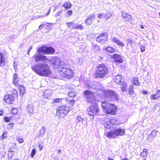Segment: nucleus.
<instances>
[{
  "label": "nucleus",
  "mask_w": 160,
  "mask_h": 160,
  "mask_svg": "<svg viewBox=\"0 0 160 160\" xmlns=\"http://www.w3.org/2000/svg\"><path fill=\"white\" fill-rule=\"evenodd\" d=\"M32 69L37 74L42 76H47L51 72L50 67L45 63L36 64L32 66Z\"/></svg>",
  "instance_id": "f257e3e1"
},
{
  "label": "nucleus",
  "mask_w": 160,
  "mask_h": 160,
  "mask_svg": "<svg viewBox=\"0 0 160 160\" xmlns=\"http://www.w3.org/2000/svg\"><path fill=\"white\" fill-rule=\"evenodd\" d=\"M67 64H62L60 68L59 72L60 74L63 77L71 78L73 76V73L72 70L70 68Z\"/></svg>",
  "instance_id": "f03ea898"
},
{
  "label": "nucleus",
  "mask_w": 160,
  "mask_h": 160,
  "mask_svg": "<svg viewBox=\"0 0 160 160\" xmlns=\"http://www.w3.org/2000/svg\"><path fill=\"white\" fill-rule=\"evenodd\" d=\"M125 129L121 128H117L114 131H112L107 132V136L109 138H115L118 136H122L124 134Z\"/></svg>",
  "instance_id": "7ed1b4c3"
},
{
  "label": "nucleus",
  "mask_w": 160,
  "mask_h": 160,
  "mask_svg": "<svg viewBox=\"0 0 160 160\" xmlns=\"http://www.w3.org/2000/svg\"><path fill=\"white\" fill-rule=\"evenodd\" d=\"M108 68L105 64H99L96 72V75L98 77L104 78L108 74Z\"/></svg>",
  "instance_id": "20e7f679"
},
{
  "label": "nucleus",
  "mask_w": 160,
  "mask_h": 160,
  "mask_svg": "<svg viewBox=\"0 0 160 160\" xmlns=\"http://www.w3.org/2000/svg\"><path fill=\"white\" fill-rule=\"evenodd\" d=\"M88 115L92 117V119H94V116L98 114L99 109L97 104L95 102L92 103L91 106L87 109Z\"/></svg>",
  "instance_id": "39448f33"
},
{
  "label": "nucleus",
  "mask_w": 160,
  "mask_h": 160,
  "mask_svg": "<svg viewBox=\"0 0 160 160\" xmlns=\"http://www.w3.org/2000/svg\"><path fill=\"white\" fill-rule=\"evenodd\" d=\"M55 50L52 47L42 46L39 47L37 51L38 53H41L44 54H52L54 53Z\"/></svg>",
  "instance_id": "423d86ee"
},
{
  "label": "nucleus",
  "mask_w": 160,
  "mask_h": 160,
  "mask_svg": "<svg viewBox=\"0 0 160 160\" xmlns=\"http://www.w3.org/2000/svg\"><path fill=\"white\" fill-rule=\"evenodd\" d=\"M70 109L64 105L59 106L57 110L56 115L59 116L60 118H64L67 114Z\"/></svg>",
  "instance_id": "0eeeda50"
},
{
  "label": "nucleus",
  "mask_w": 160,
  "mask_h": 160,
  "mask_svg": "<svg viewBox=\"0 0 160 160\" xmlns=\"http://www.w3.org/2000/svg\"><path fill=\"white\" fill-rule=\"evenodd\" d=\"M115 81L116 83L122 86L121 88L122 91H126L127 84L126 82L124 81L122 75L119 74L116 76L115 78Z\"/></svg>",
  "instance_id": "6e6552de"
},
{
  "label": "nucleus",
  "mask_w": 160,
  "mask_h": 160,
  "mask_svg": "<svg viewBox=\"0 0 160 160\" xmlns=\"http://www.w3.org/2000/svg\"><path fill=\"white\" fill-rule=\"evenodd\" d=\"M104 94L106 97L113 100H117L119 97L118 94H117L113 91L110 90L105 91Z\"/></svg>",
  "instance_id": "1a4fd4ad"
},
{
  "label": "nucleus",
  "mask_w": 160,
  "mask_h": 160,
  "mask_svg": "<svg viewBox=\"0 0 160 160\" xmlns=\"http://www.w3.org/2000/svg\"><path fill=\"white\" fill-rule=\"evenodd\" d=\"M94 92L89 90H86L83 92V97L85 98L88 102H92L94 100Z\"/></svg>",
  "instance_id": "9d476101"
},
{
  "label": "nucleus",
  "mask_w": 160,
  "mask_h": 160,
  "mask_svg": "<svg viewBox=\"0 0 160 160\" xmlns=\"http://www.w3.org/2000/svg\"><path fill=\"white\" fill-rule=\"evenodd\" d=\"M102 86L99 82L94 81L87 85V88L91 90H98L101 89Z\"/></svg>",
  "instance_id": "9b49d317"
},
{
  "label": "nucleus",
  "mask_w": 160,
  "mask_h": 160,
  "mask_svg": "<svg viewBox=\"0 0 160 160\" xmlns=\"http://www.w3.org/2000/svg\"><path fill=\"white\" fill-rule=\"evenodd\" d=\"M49 62L51 64L54 65L55 67H59V68L62 64H64V62L60 61L59 58H52L50 59Z\"/></svg>",
  "instance_id": "f8f14e48"
},
{
  "label": "nucleus",
  "mask_w": 160,
  "mask_h": 160,
  "mask_svg": "<svg viewBox=\"0 0 160 160\" xmlns=\"http://www.w3.org/2000/svg\"><path fill=\"white\" fill-rule=\"evenodd\" d=\"M108 35L106 32L102 33L99 35L96 39L97 41L99 42L105 43L108 40Z\"/></svg>",
  "instance_id": "ddd939ff"
},
{
  "label": "nucleus",
  "mask_w": 160,
  "mask_h": 160,
  "mask_svg": "<svg viewBox=\"0 0 160 160\" xmlns=\"http://www.w3.org/2000/svg\"><path fill=\"white\" fill-rule=\"evenodd\" d=\"M96 19L95 14L92 13L89 15L86 18L85 21V23L87 25H90L92 23V22Z\"/></svg>",
  "instance_id": "4468645a"
},
{
  "label": "nucleus",
  "mask_w": 160,
  "mask_h": 160,
  "mask_svg": "<svg viewBox=\"0 0 160 160\" xmlns=\"http://www.w3.org/2000/svg\"><path fill=\"white\" fill-rule=\"evenodd\" d=\"M15 99V97L13 95L8 94L4 97V101L8 104H12Z\"/></svg>",
  "instance_id": "2eb2a0df"
},
{
  "label": "nucleus",
  "mask_w": 160,
  "mask_h": 160,
  "mask_svg": "<svg viewBox=\"0 0 160 160\" xmlns=\"http://www.w3.org/2000/svg\"><path fill=\"white\" fill-rule=\"evenodd\" d=\"M33 57L36 62H38L47 59L46 56L41 55L40 53L35 54Z\"/></svg>",
  "instance_id": "dca6fc26"
},
{
  "label": "nucleus",
  "mask_w": 160,
  "mask_h": 160,
  "mask_svg": "<svg viewBox=\"0 0 160 160\" xmlns=\"http://www.w3.org/2000/svg\"><path fill=\"white\" fill-rule=\"evenodd\" d=\"M117 111V107L112 104L111 106L108 108V110L106 111L107 114H110L112 115H114L116 114Z\"/></svg>",
  "instance_id": "f3484780"
},
{
  "label": "nucleus",
  "mask_w": 160,
  "mask_h": 160,
  "mask_svg": "<svg viewBox=\"0 0 160 160\" xmlns=\"http://www.w3.org/2000/svg\"><path fill=\"white\" fill-rule=\"evenodd\" d=\"M111 57L113 59L115 63H121L123 62V60L120 55L115 54L112 55Z\"/></svg>",
  "instance_id": "a211bd4d"
},
{
  "label": "nucleus",
  "mask_w": 160,
  "mask_h": 160,
  "mask_svg": "<svg viewBox=\"0 0 160 160\" xmlns=\"http://www.w3.org/2000/svg\"><path fill=\"white\" fill-rule=\"evenodd\" d=\"M121 15L125 21L131 23H132L133 19L131 15L123 12H122Z\"/></svg>",
  "instance_id": "6ab92c4d"
},
{
  "label": "nucleus",
  "mask_w": 160,
  "mask_h": 160,
  "mask_svg": "<svg viewBox=\"0 0 160 160\" xmlns=\"http://www.w3.org/2000/svg\"><path fill=\"white\" fill-rule=\"evenodd\" d=\"M111 40L119 47H123L124 46V44L123 43L117 38L112 37L111 38Z\"/></svg>",
  "instance_id": "aec40b11"
},
{
  "label": "nucleus",
  "mask_w": 160,
  "mask_h": 160,
  "mask_svg": "<svg viewBox=\"0 0 160 160\" xmlns=\"http://www.w3.org/2000/svg\"><path fill=\"white\" fill-rule=\"evenodd\" d=\"M158 131L155 130L152 131L151 134L148 135V139L150 142H151L153 140L154 138L156 137Z\"/></svg>",
  "instance_id": "412c9836"
},
{
  "label": "nucleus",
  "mask_w": 160,
  "mask_h": 160,
  "mask_svg": "<svg viewBox=\"0 0 160 160\" xmlns=\"http://www.w3.org/2000/svg\"><path fill=\"white\" fill-rule=\"evenodd\" d=\"M6 65V61L3 54L2 52H0V66L3 67Z\"/></svg>",
  "instance_id": "4be33fe9"
},
{
  "label": "nucleus",
  "mask_w": 160,
  "mask_h": 160,
  "mask_svg": "<svg viewBox=\"0 0 160 160\" xmlns=\"http://www.w3.org/2000/svg\"><path fill=\"white\" fill-rule=\"evenodd\" d=\"M33 104L31 103L28 104L26 107L27 110L28 111L30 115H32L34 113V111L33 108Z\"/></svg>",
  "instance_id": "5701e85b"
},
{
  "label": "nucleus",
  "mask_w": 160,
  "mask_h": 160,
  "mask_svg": "<svg viewBox=\"0 0 160 160\" xmlns=\"http://www.w3.org/2000/svg\"><path fill=\"white\" fill-rule=\"evenodd\" d=\"M112 104L108 102L107 101H105L102 102V107L103 109L106 111L110 106H111Z\"/></svg>",
  "instance_id": "b1692460"
},
{
  "label": "nucleus",
  "mask_w": 160,
  "mask_h": 160,
  "mask_svg": "<svg viewBox=\"0 0 160 160\" xmlns=\"http://www.w3.org/2000/svg\"><path fill=\"white\" fill-rule=\"evenodd\" d=\"M112 104L108 102L107 101H105L102 102V107L103 109L106 111L110 106H111Z\"/></svg>",
  "instance_id": "393cba45"
},
{
  "label": "nucleus",
  "mask_w": 160,
  "mask_h": 160,
  "mask_svg": "<svg viewBox=\"0 0 160 160\" xmlns=\"http://www.w3.org/2000/svg\"><path fill=\"white\" fill-rule=\"evenodd\" d=\"M160 97V90H158L155 94L152 95L150 97L151 99L156 100Z\"/></svg>",
  "instance_id": "a878e982"
},
{
  "label": "nucleus",
  "mask_w": 160,
  "mask_h": 160,
  "mask_svg": "<svg viewBox=\"0 0 160 160\" xmlns=\"http://www.w3.org/2000/svg\"><path fill=\"white\" fill-rule=\"evenodd\" d=\"M52 94V91L51 90H45L43 93L44 97L46 98H48Z\"/></svg>",
  "instance_id": "bb28decb"
},
{
  "label": "nucleus",
  "mask_w": 160,
  "mask_h": 160,
  "mask_svg": "<svg viewBox=\"0 0 160 160\" xmlns=\"http://www.w3.org/2000/svg\"><path fill=\"white\" fill-rule=\"evenodd\" d=\"M46 131L45 128L44 127L42 126L41 129L39 131V133L38 135V137H42L44 135Z\"/></svg>",
  "instance_id": "cd10ccee"
},
{
  "label": "nucleus",
  "mask_w": 160,
  "mask_h": 160,
  "mask_svg": "<svg viewBox=\"0 0 160 160\" xmlns=\"http://www.w3.org/2000/svg\"><path fill=\"white\" fill-rule=\"evenodd\" d=\"M19 89L20 90V96H23L24 93L26 92V89L22 85H20L19 87Z\"/></svg>",
  "instance_id": "c85d7f7f"
},
{
  "label": "nucleus",
  "mask_w": 160,
  "mask_h": 160,
  "mask_svg": "<svg viewBox=\"0 0 160 160\" xmlns=\"http://www.w3.org/2000/svg\"><path fill=\"white\" fill-rule=\"evenodd\" d=\"M71 4L69 2H65L63 5V6L66 9L70 8L71 7Z\"/></svg>",
  "instance_id": "c756f323"
},
{
  "label": "nucleus",
  "mask_w": 160,
  "mask_h": 160,
  "mask_svg": "<svg viewBox=\"0 0 160 160\" xmlns=\"http://www.w3.org/2000/svg\"><path fill=\"white\" fill-rule=\"evenodd\" d=\"M105 50L107 51L109 53H112L114 52V48L111 47H108L105 48Z\"/></svg>",
  "instance_id": "7c9ffc66"
},
{
  "label": "nucleus",
  "mask_w": 160,
  "mask_h": 160,
  "mask_svg": "<svg viewBox=\"0 0 160 160\" xmlns=\"http://www.w3.org/2000/svg\"><path fill=\"white\" fill-rule=\"evenodd\" d=\"M72 28L73 29H79L82 30L83 29V27L81 25L75 24L73 26Z\"/></svg>",
  "instance_id": "2f4dec72"
},
{
  "label": "nucleus",
  "mask_w": 160,
  "mask_h": 160,
  "mask_svg": "<svg viewBox=\"0 0 160 160\" xmlns=\"http://www.w3.org/2000/svg\"><path fill=\"white\" fill-rule=\"evenodd\" d=\"M133 85H131L129 88V94L130 95H132L134 93Z\"/></svg>",
  "instance_id": "473e14b6"
},
{
  "label": "nucleus",
  "mask_w": 160,
  "mask_h": 160,
  "mask_svg": "<svg viewBox=\"0 0 160 160\" xmlns=\"http://www.w3.org/2000/svg\"><path fill=\"white\" fill-rule=\"evenodd\" d=\"M68 96L71 97L73 98L76 95V92L73 91H71L68 93Z\"/></svg>",
  "instance_id": "72a5a7b5"
},
{
  "label": "nucleus",
  "mask_w": 160,
  "mask_h": 160,
  "mask_svg": "<svg viewBox=\"0 0 160 160\" xmlns=\"http://www.w3.org/2000/svg\"><path fill=\"white\" fill-rule=\"evenodd\" d=\"M16 149V148L14 147H11L9 149L8 152L12 154H14L15 153Z\"/></svg>",
  "instance_id": "f704fd0d"
},
{
  "label": "nucleus",
  "mask_w": 160,
  "mask_h": 160,
  "mask_svg": "<svg viewBox=\"0 0 160 160\" xmlns=\"http://www.w3.org/2000/svg\"><path fill=\"white\" fill-rule=\"evenodd\" d=\"M92 47H93V51L95 52L99 51L100 50L99 47L97 45L95 44L93 45H92Z\"/></svg>",
  "instance_id": "c9c22d12"
},
{
  "label": "nucleus",
  "mask_w": 160,
  "mask_h": 160,
  "mask_svg": "<svg viewBox=\"0 0 160 160\" xmlns=\"http://www.w3.org/2000/svg\"><path fill=\"white\" fill-rule=\"evenodd\" d=\"M104 127L107 128H110L112 127V126L110 122H108L107 123L105 122L104 124Z\"/></svg>",
  "instance_id": "e433bc0d"
},
{
  "label": "nucleus",
  "mask_w": 160,
  "mask_h": 160,
  "mask_svg": "<svg viewBox=\"0 0 160 160\" xmlns=\"http://www.w3.org/2000/svg\"><path fill=\"white\" fill-rule=\"evenodd\" d=\"M112 13L111 12H108L106 13H104V17L106 20H107L109 18H110L112 16Z\"/></svg>",
  "instance_id": "4c0bfd02"
},
{
  "label": "nucleus",
  "mask_w": 160,
  "mask_h": 160,
  "mask_svg": "<svg viewBox=\"0 0 160 160\" xmlns=\"http://www.w3.org/2000/svg\"><path fill=\"white\" fill-rule=\"evenodd\" d=\"M13 78V82H14L15 83H17V82L18 81V75L16 73H15L14 74Z\"/></svg>",
  "instance_id": "58836bf2"
},
{
  "label": "nucleus",
  "mask_w": 160,
  "mask_h": 160,
  "mask_svg": "<svg viewBox=\"0 0 160 160\" xmlns=\"http://www.w3.org/2000/svg\"><path fill=\"white\" fill-rule=\"evenodd\" d=\"M7 137V133L6 132H3L2 135L1 137V139L3 140L6 138Z\"/></svg>",
  "instance_id": "ea45409f"
},
{
  "label": "nucleus",
  "mask_w": 160,
  "mask_h": 160,
  "mask_svg": "<svg viewBox=\"0 0 160 160\" xmlns=\"http://www.w3.org/2000/svg\"><path fill=\"white\" fill-rule=\"evenodd\" d=\"M36 153V150L35 148H33L31 151V157L33 158Z\"/></svg>",
  "instance_id": "a19ab883"
},
{
  "label": "nucleus",
  "mask_w": 160,
  "mask_h": 160,
  "mask_svg": "<svg viewBox=\"0 0 160 160\" xmlns=\"http://www.w3.org/2000/svg\"><path fill=\"white\" fill-rule=\"evenodd\" d=\"M12 117H4V120L6 122H10L11 118H12Z\"/></svg>",
  "instance_id": "79ce46f5"
},
{
  "label": "nucleus",
  "mask_w": 160,
  "mask_h": 160,
  "mask_svg": "<svg viewBox=\"0 0 160 160\" xmlns=\"http://www.w3.org/2000/svg\"><path fill=\"white\" fill-rule=\"evenodd\" d=\"M77 120L78 121V122H82L83 121V118H81L80 116H78L77 117Z\"/></svg>",
  "instance_id": "37998d69"
},
{
  "label": "nucleus",
  "mask_w": 160,
  "mask_h": 160,
  "mask_svg": "<svg viewBox=\"0 0 160 160\" xmlns=\"http://www.w3.org/2000/svg\"><path fill=\"white\" fill-rule=\"evenodd\" d=\"M133 83L136 86H139L140 85L138 80L136 78H135L134 80Z\"/></svg>",
  "instance_id": "c03bdc74"
},
{
  "label": "nucleus",
  "mask_w": 160,
  "mask_h": 160,
  "mask_svg": "<svg viewBox=\"0 0 160 160\" xmlns=\"http://www.w3.org/2000/svg\"><path fill=\"white\" fill-rule=\"evenodd\" d=\"M66 24L67 26L69 28H70L71 26H73V23L72 22H66Z\"/></svg>",
  "instance_id": "a18cd8bd"
},
{
  "label": "nucleus",
  "mask_w": 160,
  "mask_h": 160,
  "mask_svg": "<svg viewBox=\"0 0 160 160\" xmlns=\"http://www.w3.org/2000/svg\"><path fill=\"white\" fill-rule=\"evenodd\" d=\"M12 113L13 114L17 113L18 112V110L17 108H13L12 109Z\"/></svg>",
  "instance_id": "49530a36"
},
{
  "label": "nucleus",
  "mask_w": 160,
  "mask_h": 160,
  "mask_svg": "<svg viewBox=\"0 0 160 160\" xmlns=\"http://www.w3.org/2000/svg\"><path fill=\"white\" fill-rule=\"evenodd\" d=\"M62 99L60 98H57L53 99V101L54 102L56 103H59L61 102Z\"/></svg>",
  "instance_id": "de8ad7c7"
},
{
  "label": "nucleus",
  "mask_w": 160,
  "mask_h": 160,
  "mask_svg": "<svg viewBox=\"0 0 160 160\" xmlns=\"http://www.w3.org/2000/svg\"><path fill=\"white\" fill-rule=\"evenodd\" d=\"M148 154L147 151L146 150H144L141 153V155L142 156H146Z\"/></svg>",
  "instance_id": "09e8293b"
},
{
  "label": "nucleus",
  "mask_w": 160,
  "mask_h": 160,
  "mask_svg": "<svg viewBox=\"0 0 160 160\" xmlns=\"http://www.w3.org/2000/svg\"><path fill=\"white\" fill-rule=\"evenodd\" d=\"M83 60L82 58H80L78 59V64L80 65L83 63Z\"/></svg>",
  "instance_id": "8fccbe9b"
},
{
  "label": "nucleus",
  "mask_w": 160,
  "mask_h": 160,
  "mask_svg": "<svg viewBox=\"0 0 160 160\" xmlns=\"http://www.w3.org/2000/svg\"><path fill=\"white\" fill-rule=\"evenodd\" d=\"M75 100H70L69 102V104L72 106L73 105L74 103H75Z\"/></svg>",
  "instance_id": "3c124183"
},
{
  "label": "nucleus",
  "mask_w": 160,
  "mask_h": 160,
  "mask_svg": "<svg viewBox=\"0 0 160 160\" xmlns=\"http://www.w3.org/2000/svg\"><path fill=\"white\" fill-rule=\"evenodd\" d=\"M12 93L13 94L14 96V97H15V98L16 97H17L18 96V94L17 91L15 90H14L12 91Z\"/></svg>",
  "instance_id": "603ef678"
},
{
  "label": "nucleus",
  "mask_w": 160,
  "mask_h": 160,
  "mask_svg": "<svg viewBox=\"0 0 160 160\" xmlns=\"http://www.w3.org/2000/svg\"><path fill=\"white\" fill-rule=\"evenodd\" d=\"M98 18L100 19L102 18L103 17H104V15L103 13H102L99 14L98 15Z\"/></svg>",
  "instance_id": "864d4df0"
},
{
  "label": "nucleus",
  "mask_w": 160,
  "mask_h": 160,
  "mask_svg": "<svg viewBox=\"0 0 160 160\" xmlns=\"http://www.w3.org/2000/svg\"><path fill=\"white\" fill-rule=\"evenodd\" d=\"M62 10L59 11L58 12H57V14L55 16L56 17H57V16H58L62 14Z\"/></svg>",
  "instance_id": "5fc2aeb1"
},
{
  "label": "nucleus",
  "mask_w": 160,
  "mask_h": 160,
  "mask_svg": "<svg viewBox=\"0 0 160 160\" xmlns=\"http://www.w3.org/2000/svg\"><path fill=\"white\" fill-rule=\"evenodd\" d=\"M140 50L142 52H144L145 51V47L142 46L140 47Z\"/></svg>",
  "instance_id": "6e6d98bb"
},
{
  "label": "nucleus",
  "mask_w": 160,
  "mask_h": 160,
  "mask_svg": "<svg viewBox=\"0 0 160 160\" xmlns=\"http://www.w3.org/2000/svg\"><path fill=\"white\" fill-rule=\"evenodd\" d=\"M52 24H54L52 23H48L47 27H48V28L49 29H50L52 27Z\"/></svg>",
  "instance_id": "4d7b16f0"
},
{
  "label": "nucleus",
  "mask_w": 160,
  "mask_h": 160,
  "mask_svg": "<svg viewBox=\"0 0 160 160\" xmlns=\"http://www.w3.org/2000/svg\"><path fill=\"white\" fill-rule=\"evenodd\" d=\"M109 122H111V124H112V126H113V125L114 124H115V121H114V120H113V119L110 120V121Z\"/></svg>",
  "instance_id": "13d9d810"
},
{
  "label": "nucleus",
  "mask_w": 160,
  "mask_h": 160,
  "mask_svg": "<svg viewBox=\"0 0 160 160\" xmlns=\"http://www.w3.org/2000/svg\"><path fill=\"white\" fill-rule=\"evenodd\" d=\"M39 147V149L41 151L42 150L43 148V145L42 144H39L38 146Z\"/></svg>",
  "instance_id": "bf43d9fd"
},
{
  "label": "nucleus",
  "mask_w": 160,
  "mask_h": 160,
  "mask_svg": "<svg viewBox=\"0 0 160 160\" xmlns=\"http://www.w3.org/2000/svg\"><path fill=\"white\" fill-rule=\"evenodd\" d=\"M128 42L130 44H132V43L133 41L131 39H128Z\"/></svg>",
  "instance_id": "052dcab7"
},
{
  "label": "nucleus",
  "mask_w": 160,
  "mask_h": 160,
  "mask_svg": "<svg viewBox=\"0 0 160 160\" xmlns=\"http://www.w3.org/2000/svg\"><path fill=\"white\" fill-rule=\"evenodd\" d=\"M142 93L144 94H148V92L146 91H142Z\"/></svg>",
  "instance_id": "680f3d73"
},
{
  "label": "nucleus",
  "mask_w": 160,
  "mask_h": 160,
  "mask_svg": "<svg viewBox=\"0 0 160 160\" xmlns=\"http://www.w3.org/2000/svg\"><path fill=\"white\" fill-rule=\"evenodd\" d=\"M8 158H12V155L13 154H11V153H10V154H8Z\"/></svg>",
  "instance_id": "e2e57ef3"
},
{
  "label": "nucleus",
  "mask_w": 160,
  "mask_h": 160,
  "mask_svg": "<svg viewBox=\"0 0 160 160\" xmlns=\"http://www.w3.org/2000/svg\"><path fill=\"white\" fill-rule=\"evenodd\" d=\"M68 14L69 15H71L72 14V10H70L68 12Z\"/></svg>",
  "instance_id": "0e129e2a"
},
{
  "label": "nucleus",
  "mask_w": 160,
  "mask_h": 160,
  "mask_svg": "<svg viewBox=\"0 0 160 160\" xmlns=\"http://www.w3.org/2000/svg\"><path fill=\"white\" fill-rule=\"evenodd\" d=\"M57 151H58V154H61V151L60 149H58V150Z\"/></svg>",
  "instance_id": "69168bd1"
},
{
  "label": "nucleus",
  "mask_w": 160,
  "mask_h": 160,
  "mask_svg": "<svg viewBox=\"0 0 160 160\" xmlns=\"http://www.w3.org/2000/svg\"><path fill=\"white\" fill-rule=\"evenodd\" d=\"M45 25L44 24H41L39 26V28H41V27H44Z\"/></svg>",
  "instance_id": "338daca9"
},
{
  "label": "nucleus",
  "mask_w": 160,
  "mask_h": 160,
  "mask_svg": "<svg viewBox=\"0 0 160 160\" xmlns=\"http://www.w3.org/2000/svg\"><path fill=\"white\" fill-rule=\"evenodd\" d=\"M23 140L22 139H20L19 140V142H20V143H22L23 142Z\"/></svg>",
  "instance_id": "774afa93"
}]
</instances>
